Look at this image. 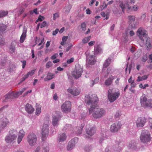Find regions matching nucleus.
<instances>
[{
	"instance_id": "1",
	"label": "nucleus",
	"mask_w": 152,
	"mask_h": 152,
	"mask_svg": "<svg viewBox=\"0 0 152 152\" xmlns=\"http://www.w3.org/2000/svg\"><path fill=\"white\" fill-rule=\"evenodd\" d=\"M85 99L86 103L90 106L89 109V113L92 114L94 118H100L105 115V110L103 108L98 107L97 104L98 99L96 95L93 94L91 96L87 95L85 96Z\"/></svg>"
},
{
	"instance_id": "2",
	"label": "nucleus",
	"mask_w": 152,
	"mask_h": 152,
	"mask_svg": "<svg viewBox=\"0 0 152 152\" xmlns=\"http://www.w3.org/2000/svg\"><path fill=\"white\" fill-rule=\"evenodd\" d=\"M27 89L26 88H23L20 91H15L9 92L5 96V101L9 100H12L14 98H18L21 95L24 91Z\"/></svg>"
},
{
	"instance_id": "3",
	"label": "nucleus",
	"mask_w": 152,
	"mask_h": 152,
	"mask_svg": "<svg viewBox=\"0 0 152 152\" xmlns=\"http://www.w3.org/2000/svg\"><path fill=\"white\" fill-rule=\"evenodd\" d=\"M140 103L141 106L144 107H152V100L151 99H148L147 96L145 94H142L140 98Z\"/></svg>"
},
{
	"instance_id": "4",
	"label": "nucleus",
	"mask_w": 152,
	"mask_h": 152,
	"mask_svg": "<svg viewBox=\"0 0 152 152\" xmlns=\"http://www.w3.org/2000/svg\"><path fill=\"white\" fill-rule=\"evenodd\" d=\"M18 132L15 129H11L10 134L5 137V141L7 143L11 144L14 142L17 137Z\"/></svg>"
},
{
	"instance_id": "5",
	"label": "nucleus",
	"mask_w": 152,
	"mask_h": 152,
	"mask_svg": "<svg viewBox=\"0 0 152 152\" xmlns=\"http://www.w3.org/2000/svg\"><path fill=\"white\" fill-rule=\"evenodd\" d=\"M119 96L120 93L118 91L113 92L111 89H109L108 91V98L110 102L115 101L118 98Z\"/></svg>"
},
{
	"instance_id": "6",
	"label": "nucleus",
	"mask_w": 152,
	"mask_h": 152,
	"mask_svg": "<svg viewBox=\"0 0 152 152\" xmlns=\"http://www.w3.org/2000/svg\"><path fill=\"white\" fill-rule=\"evenodd\" d=\"M135 0H130L129 2H127L125 4H124L122 3H120L119 6L122 9V11L123 12H124V10L126 8H128L129 10L131 9L132 8L134 9V10L136 11L137 10L138 7H136L135 8V6L132 7L130 6L131 4H133L134 3Z\"/></svg>"
},
{
	"instance_id": "7",
	"label": "nucleus",
	"mask_w": 152,
	"mask_h": 152,
	"mask_svg": "<svg viewBox=\"0 0 152 152\" xmlns=\"http://www.w3.org/2000/svg\"><path fill=\"white\" fill-rule=\"evenodd\" d=\"M37 137L35 134L33 133L28 134L27 137V141L29 145L32 146L35 145L37 142Z\"/></svg>"
},
{
	"instance_id": "8",
	"label": "nucleus",
	"mask_w": 152,
	"mask_h": 152,
	"mask_svg": "<svg viewBox=\"0 0 152 152\" xmlns=\"http://www.w3.org/2000/svg\"><path fill=\"white\" fill-rule=\"evenodd\" d=\"M121 123L120 121L112 124L110 128V130L113 133H116L119 130L121 127Z\"/></svg>"
},
{
	"instance_id": "9",
	"label": "nucleus",
	"mask_w": 152,
	"mask_h": 152,
	"mask_svg": "<svg viewBox=\"0 0 152 152\" xmlns=\"http://www.w3.org/2000/svg\"><path fill=\"white\" fill-rule=\"evenodd\" d=\"M150 136V134L147 131H142L140 136L141 141L144 143H147L151 140Z\"/></svg>"
},
{
	"instance_id": "10",
	"label": "nucleus",
	"mask_w": 152,
	"mask_h": 152,
	"mask_svg": "<svg viewBox=\"0 0 152 152\" xmlns=\"http://www.w3.org/2000/svg\"><path fill=\"white\" fill-rule=\"evenodd\" d=\"M71 103L69 101H66L62 104L61 106V109L62 112L68 113L71 111Z\"/></svg>"
},
{
	"instance_id": "11",
	"label": "nucleus",
	"mask_w": 152,
	"mask_h": 152,
	"mask_svg": "<svg viewBox=\"0 0 152 152\" xmlns=\"http://www.w3.org/2000/svg\"><path fill=\"white\" fill-rule=\"evenodd\" d=\"M137 34L142 41H144L145 39L147 38V34L146 33V31L142 28L141 27L138 29L137 31Z\"/></svg>"
},
{
	"instance_id": "12",
	"label": "nucleus",
	"mask_w": 152,
	"mask_h": 152,
	"mask_svg": "<svg viewBox=\"0 0 152 152\" xmlns=\"http://www.w3.org/2000/svg\"><path fill=\"white\" fill-rule=\"evenodd\" d=\"M48 126L47 124H43L42 128V140L44 141L45 138L48 135Z\"/></svg>"
},
{
	"instance_id": "13",
	"label": "nucleus",
	"mask_w": 152,
	"mask_h": 152,
	"mask_svg": "<svg viewBox=\"0 0 152 152\" xmlns=\"http://www.w3.org/2000/svg\"><path fill=\"white\" fill-rule=\"evenodd\" d=\"M96 62L95 55H86V64L88 65H93Z\"/></svg>"
},
{
	"instance_id": "14",
	"label": "nucleus",
	"mask_w": 152,
	"mask_h": 152,
	"mask_svg": "<svg viewBox=\"0 0 152 152\" xmlns=\"http://www.w3.org/2000/svg\"><path fill=\"white\" fill-rule=\"evenodd\" d=\"M146 122V119L144 117H140L137 118L135 123L137 127H142Z\"/></svg>"
},
{
	"instance_id": "15",
	"label": "nucleus",
	"mask_w": 152,
	"mask_h": 152,
	"mask_svg": "<svg viewBox=\"0 0 152 152\" xmlns=\"http://www.w3.org/2000/svg\"><path fill=\"white\" fill-rule=\"evenodd\" d=\"M78 138L77 137L74 138L71 140L69 142L67 146V150L68 151H70L72 149L73 147L75 146V143L77 142Z\"/></svg>"
},
{
	"instance_id": "16",
	"label": "nucleus",
	"mask_w": 152,
	"mask_h": 152,
	"mask_svg": "<svg viewBox=\"0 0 152 152\" xmlns=\"http://www.w3.org/2000/svg\"><path fill=\"white\" fill-rule=\"evenodd\" d=\"M86 133L90 136L94 134L96 132L95 128L94 127L90 126L89 124L86 125Z\"/></svg>"
},
{
	"instance_id": "17",
	"label": "nucleus",
	"mask_w": 152,
	"mask_h": 152,
	"mask_svg": "<svg viewBox=\"0 0 152 152\" xmlns=\"http://www.w3.org/2000/svg\"><path fill=\"white\" fill-rule=\"evenodd\" d=\"M9 123V120L5 117H3L0 119V128L4 129Z\"/></svg>"
},
{
	"instance_id": "18",
	"label": "nucleus",
	"mask_w": 152,
	"mask_h": 152,
	"mask_svg": "<svg viewBox=\"0 0 152 152\" xmlns=\"http://www.w3.org/2000/svg\"><path fill=\"white\" fill-rule=\"evenodd\" d=\"M25 109L26 112L28 114H31L33 113L34 111V109L31 105L28 103H27L25 106Z\"/></svg>"
},
{
	"instance_id": "19",
	"label": "nucleus",
	"mask_w": 152,
	"mask_h": 152,
	"mask_svg": "<svg viewBox=\"0 0 152 152\" xmlns=\"http://www.w3.org/2000/svg\"><path fill=\"white\" fill-rule=\"evenodd\" d=\"M67 91L68 92L74 96H77L80 93V90L77 89H72L69 88L67 89Z\"/></svg>"
},
{
	"instance_id": "20",
	"label": "nucleus",
	"mask_w": 152,
	"mask_h": 152,
	"mask_svg": "<svg viewBox=\"0 0 152 152\" xmlns=\"http://www.w3.org/2000/svg\"><path fill=\"white\" fill-rule=\"evenodd\" d=\"M25 134V132L23 131V130L21 129L20 130L19 135H18V136L17 139L18 144H19L20 142L21 141V140H22V139L23 138Z\"/></svg>"
},
{
	"instance_id": "21",
	"label": "nucleus",
	"mask_w": 152,
	"mask_h": 152,
	"mask_svg": "<svg viewBox=\"0 0 152 152\" xmlns=\"http://www.w3.org/2000/svg\"><path fill=\"white\" fill-rule=\"evenodd\" d=\"M144 40L146 41L145 45L147 49L148 50H150L152 48V45H151L150 43L151 39L150 38L147 37Z\"/></svg>"
},
{
	"instance_id": "22",
	"label": "nucleus",
	"mask_w": 152,
	"mask_h": 152,
	"mask_svg": "<svg viewBox=\"0 0 152 152\" xmlns=\"http://www.w3.org/2000/svg\"><path fill=\"white\" fill-rule=\"evenodd\" d=\"M83 72V69L82 68H77L76 71H74L72 73V76H81Z\"/></svg>"
},
{
	"instance_id": "23",
	"label": "nucleus",
	"mask_w": 152,
	"mask_h": 152,
	"mask_svg": "<svg viewBox=\"0 0 152 152\" xmlns=\"http://www.w3.org/2000/svg\"><path fill=\"white\" fill-rule=\"evenodd\" d=\"M111 62V59L109 58L105 60L104 62L103 69L102 71L103 72L104 70H105V69L110 64Z\"/></svg>"
},
{
	"instance_id": "24",
	"label": "nucleus",
	"mask_w": 152,
	"mask_h": 152,
	"mask_svg": "<svg viewBox=\"0 0 152 152\" xmlns=\"http://www.w3.org/2000/svg\"><path fill=\"white\" fill-rule=\"evenodd\" d=\"M26 29L25 28H24L23 30V33L22 35H21L20 39V42L21 43H23L24 42V40L25 39L26 37Z\"/></svg>"
},
{
	"instance_id": "25",
	"label": "nucleus",
	"mask_w": 152,
	"mask_h": 152,
	"mask_svg": "<svg viewBox=\"0 0 152 152\" xmlns=\"http://www.w3.org/2000/svg\"><path fill=\"white\" fill-rule=\"evenodd\" d=\"M60 119L61 116L59 115L53 117L52 121L53 125L54 126H56L57 124L58 121L60 120Z\"/></svg>"
},
{
	"instance_id": "26",
	"label": "nucleus",
	"mask_w": 152,
	"mask_h": 152,
	"mask_svg": "<svg viewBox=\"0 0 152 152\" xmlns=\"http://www.w3.org/2000/svg\"><path fill=\"white\" fill-rule=\"evenodd\" d=\"M102 51V49L99 45H97L94 47V54H98L100 53Z\"/></svg>"
},
{
	"instance_id": "27",
	"label": "nucleus",
	"mask_w": 152,
	"mask_h": 152,
	"mask_svg": "<svg viewBox=\"0 0 152 152\" xmlns=\"http://www.w3.org/2000/svg\"><path fill=\"white\" fill-rule=\"evenodd\" d=\"M66 135L65 133H63L58 136V141L59 142H63L66 140Z\"/></svg>"
},
{
	"instance_id": "28",
	"label": "nucleus",
	"mask_w": 152,
	"mask_h": 152,
	"mask_svg": "<svg viewBox=\"0 0 152 152\" xmlns=\"http://www.w3.org/2000/svg\"><path fill=\"white\" fill-rule=\"evenodd\" d=\"M7 26L3 24H0V34L1 35L3 32L4 31L7 29Z\"/></svg>"
},
{
	"instance_id": "29",
	"label": "nucleus",
	"mask_w": 152,
	"mask_h": 152,
	"mask_svg": "<svg viewBox=\"0 0 152 152\" xmlns=\"http://www.w3.org/2000/svg\"><path fill=\"white\" fill-rule=\"evenodd\" d=\"M112 81L113 78L110 77L105 80L104 83H105V85L106 86H109L112 83Z\"/></svg>"
},
{
	"instance_id": "30",
	"label": "nucleus",
	"mask_w": 152,
	"mask_h": 152,
	"mask_svg": "<svg viewBox=\"0 0 152 152\" xmlns=\"http://www.w3.org/2000/svg\"><path fill=\"white\" fill-rule=\"evenodd\" d=\"M128 147L132 149H135L136 148V145L135 142L134 141L131 142L129 143Z\"/></svg>"
},
{
	"instance_id": "31",
	"label": "nucleus",
	"mask_w": 152,
	"mask_h": 152,
	"mask_svg": "<svg viewBox=\"0 0 152 152\" xmlns=\"http://www.w3.org/2000/svg\"><path fill=\"white\" fill-rule=\"evenodd\" d=\"M16 66L15 65L12 64L10 66L9 69H8L9 72L10 73L15 70Z\"/></svg>"
},
{
	"instance_id": "32",
	"label": "nucleus",
	"mask_w": 152,
	"mask_h": 152,
	"mask_svg": "<svg viewBox=\"0 0 152 152\" xmlns=\"http://www.w3.org/2000/svg\"><path fill=\"white\" fill-rule=\"evenodd\" d=\"M7 11H2L0 12V18L4 17L8 14Z\"/></svg>"
},
{
	"instance_id": "33",
	"label": "nucleus",
	"mask_w": 152,
	"mask_h": 152,
	"mask_svg": "<svg viewBox=\"0 0 152 152\" xmlns=\"http://www.w3.org/2000/svg\"><path fill=\"white\" fill-rule=\"evenodd\" d=\"M91 36H89L88 37H86L82 40V42L84 43H87L91 39Z\"/></svg>"
},
{
	"instance_id": "34",
	"label": "nucleus",
	"mask_w": 152,
	"mask_h": 152,
	"mask_svg": "<svg viewBox=\"0 0 152 152\" xmlns=\"http://www.w3.org/2000/svg\"><path fill=\"white\" fill-rule=\"evenodd\" d=\"M9 52L11 54H13L15 52V48L14 46L12 45L10 46Z\"/></svg>"
},
{
	"instance_id": "35",
	"label": "nucleus",
	"mask_w": 152,
	"mask_h": 152,
	"mask_svg": "<svg viewBox=\"0 0 152 152\" xmlns=\"http://www.w3.org/2000/svg\"><path fill=\"white\" fill-rule=\"evenodd\" d=\"M129 22H133L135 20V17L132 15H130L128 16Z\"/></svg>"
},
{
	"instance_id": "36",
	"label": "nucleus",
	"mask_w": 152,
	"mask_h": 152,
	"mask_svg": "<svg viewBox=\"0 0 152 152\" xmlns=\"http://www.w3.org/2000/svg\"><path fill=\"white\" fill-rule=\"evenodd\" d=\"M41 113V107H37L36 110V115H38Z\"/></svg>"
},
{
	"instance_id": "37",
	"label": "nucleus",
	"mask_w": 152,
	"mask_h": 152,
	"mask_svg": "<svg viewBox=\"0 0 152 152\" xmlns=\"http://www.w3.org/2000/svg\"><path fill=\"white\" fill-rule=\"evenodd\" d=\"M72 6L71 5H69L67 6L66 7V10H65V12L67 13H68L69 12Z\"/></svg>"
},
{
	"instance_id": "38",
	"label": "nucleus",
	"mask_w": 152,
	"mask_h": 152,
	"mask_svg": "<svg viewBox=\"0 0 152 152\" xmlns=\"http://www.w3.org/2000/svg\"><path fill=\"white\" fill-rule=\"evenodd\" d=\"M147 77H138L137 81L138 82L142 81V80H145L147 79Z\"/></svg>"
},
{
	"instance_id": "39",
	"label": "nucleus",
	"mask_w": 152,
	"mask_h": 152,
	"mask_svg": "<svg viewBox=\"0 0 152 152\" xmlns=\"http://www.w3.org/2000/svg\"><path fill=\"white\" fill-rule=\"evenodd\" d=\"M53 65L52 62L50 61H48L46 64V67L47 68H49L51 66Z\"/></svg>"
},
{
	"instance_id": "40",
	"label": "nucleus",
	"mask_w": 152,
	"mask_h": 152,
	"mask_svg": "<svg viewBox=\"0 0 152 152\" xmlns=\"http://www.w3.org/2000/svg\"><path fill=\"white\" fill-rule=\"evenodd\" d=\"M34 70H32L31 71L29 72L25 76H31L34 74L35 72Z\"/></svg>"
},
{
	"instance_id": "41",
	"label": "nucleus",
	"mask_w": 152,
	"mask_h": 152,
	"mask_svg": "<svg viewBox=\"0 0 152 152\" xmlns=\"http://www.w3.org/2000/svg\"><path fill=\"white\" fill-rule=\"evenodd\" d=\"M5 43L4 39L3 38L0 37V45L3 46Z\"/></svg>"
},
{
	"instance_id": "42",
	"label": "nucleus",
	"mask_w": 152,
	"mask_h": 152,
	"mask_svg": "<svg viewBox=\"0 0 152 152\" xmlns=\"http://www.w3.org/2000/svg\"><path fill=\"white\" fill-rule=\"evenodd\" d=\"M98 80H99V78L98 77H96L94 80L92 81V83L91 86H92L94 83L97 82L98 81Z\"/></svg>"
},
{
	"instance_id": "43",
	"label": "nucleus",
	"mask_w": 152,
	"mask_h": 152,
	"mask_svg": "<svg viewBox=\"0 0 152 152\" xmlns=\"http://www.w3.org/2000/svg\"><path fill=\"white\" fill-rule=\"evenodd\" d=\"M147 55L146 54H145L143 55L141 59V61L143 62L145 61L147 59Z\"/></svg>"
},
{
	"instance_id": "44",
	"label": "nucleus",
	"mask_w": 152,
	"mask_h": 152,
	"mask_svg": "<svg viewBox=\"0 0 152 152\" xmlns=\"http://www.w3.org/2000/svg\"><path fill=\"white\" fill-rule=\"evenodd\" d=\"M81 28L82 29V30L83 31H85L86 28V25L85 23L83 22V23L81 25Z\"/></svg>"
},
{
	"instance_id": "45",
	"label": "nucleus",
	"mask_w": 152,
	"mask_h": 152,
	"mask_svg": "<svg viewBox=\"0 0 152 152\" xmlns=\"http://www.w3.org/2000/svg\"><path fill=\"white\" fill-rule=\"evenodd\" d=\"M42 152H49V148L48 147H43L42 149Z\"/></svg>"
},
{
	"instance_id": "46",
	"label": "nucleus",
	"mask_w": 152,
	"mask_h": 152,
	"mask_svg": "<svg viewBox=\"0 0 152 152\" xmlns=\"http://www.w3.org/2000/svg\"><path fill=\"white\" fill-rule=\"evenodd\" d=\"M121 115V113L118 111L115 114V118H117L120 117Z\"/></svg>"
},
{
	"instance_id": "47",
	"label": "nucleus",
	"mask_w": 152,
	"mask_h": 152,
	"mask_svg": "<svg viewBox=\"0 0 152 152\" xmlns=\"http://www.w3.org/2000/svg\"><path fill=\"white\" fill-rule=\"evenodd\" d=\"M111 70V68L110 67H108L107 71H106V72H105V76H107L109 75V73L110 72Z\"/></svg>"
},
{
	"instance_id": "48",
	"label": "nucleus",
	"mask_w": 152,
	"mask_h": 152,
	"mask_svg": "<svg viewBox=\"0 0 152 152\" xmlns=\"http://www.w3.org/2000/svg\"><path fill=\"white\" fill-rule=\"evenodd\" d=\"M82 128H83V127L82 126L80 127H78V128H77L78 131H77L76 133L77 134H80L81 133V132L82 131Z\"/></svg>"
},
{
	"instance_id": "49",
	"label": "nucleus",
	"mask_w": 152,
	"mask_h": 152,
	"mask_svg": "<svg viewBox=\"0 0 152 152\" xmlns=\"http://www.w3.org/2000/svg\"><path fill=\"white\" fill-rule=\"evenodd\" d=\"M47 25V23L46 21H44L42 23L40 26V28H42L43 27H45Z\"/></svg>"
},
{
	"instance_id": "50",
	"label": "nucleus",
	"mask_w": 152,
	"mask_h": 152,
	"mask_svg": "<svg viewBox=\"0 0 152 152\" xmlns=\"http://www.w3.org/2000/svg\"><path fill=\"white\" fill-rule=\"evenodd\" d=\"M58 56V53H55L51 57V59L53 60H54Z\"/></svg>"
},
{
	"instance_id": "51",
	"label": "nucleus",
	"mask_w": 152,
	"mask_h": 152,
	"mask_svg": "<svg viewBox=\"0 0 152 152\" xmlns=\"http://www.w3.org/2000/svg\"><path fill=\"white\" fill-rule=\"evenodd\" d=\"M41 150H40V147L38 146L34 150L33 152H40Z\"/></svg>"
},
{
	"instance_id": "52",
	"label": "nucleus",
	"mask_w": 152,
	"mask_h": 152,
	"mask_svg": "<svg viewBox=\"0 0 152 152\" xmlns=\"http://www.w3.org/2000/svg\"><path fill=\"white\" fill-rule=\"evenodd\" d=\"M28 77H22V79L21 80H20V82L19 83H18V84L19 85L22 82H23V81H24Z\"/></svg>"
},
{
	"instance_id": "53",
	"label": "nucleus",
	"mask_w": 152,
	"mask_h": 152,
	"mask_svg": "<svg viewBox=\"0 0 152 152\" xmlns=\"http://www.w3.org/2000/svg\"><path fill=\"white\" fill-rule=\"evenodd\" d=\"M110 13V10H107V11L106 12V13L105 14L106 15V17L105 18L106 20H107L109 18V15Z\"/></svg>"
},
{
	"instance_id": "54",
	"label": "nucleus",
	"mask_w": 152,
	"mask_h": 152,
	"mask_svg": "<svg viewBox=\"0 0 152 152\" xmlns=\"http://www.w3.org/2000/svg\"><path fill=\"white\" fill-rule=\"evenodd\" d=\"M53 78V77H46V78L44 79V81H47L52 79Z\"/></svg>"
},
{
	"instance_id": "55",
	"label": "nucleus",
	"mask_w": 152,
	"mask_h": 152,
	"mask_svg": "<svg viewBox=\"0 0 152 152\" xmlns=\"http://www.w3.org/2000/svg\"><path fill=\"white\" fill-rule=\"evenodd\" d=\"M91 148L90 146H86L84 148V150H85L86 151L88 152L89 151H90V148Z\"/></svg>"
},
{
	"instance_id": "56",
	"label": "nucleus",
	"mask_w": 152,
	"mask_h": 152,
	"mask_svg": "<svg viewBox=\"0 0 152 152\" xmlns=\"http://www.w3.org/2000/svg\"><path fill=\"white\" fill-rule=\"evenodd\" d=\"M74 59L73 58H72L70 59H68L67 61L68 64H70L74 61Z\"/></svg>"
},
{
	"instance_id": "57",
	"label": "nucleus",
	"mask_w": 152,
	"mask_h": 152,
	"mask_svg": "<svg viewBox=\"0 0 152 152\" xmlns=\"http://www.w3.org/2000/svg\"><path fill=\"white\" fill-rule=\"evenodd\" d=\"M45 19V17L43 16H42L41 15H39V17L38 18V20L40 21H42L43 20Z\"/></svg>"
},
{
	"instance_id": "58",
	"label": "nucleus",
	"mask_w": 152,
	"mask_h": 152,
	"mask_svg": "<svg viewBox=\"0 0 152 152\" xmlns=\"http://www.w3.org/2000/svg\"><path fill=\"white\" fill-rule=\"evenodd\" d=\"M59 31V29L58 28H56L55 31H53V35H55Z\"/></svg>"
},
{
	"instance_id": "59",
	"label": "nucleus",
	"mask_w": 152,
	"mask_h": 152,
	"mask_svg": "<svg viewBox=\"0 0 152 152\" xmlns=\"http://www.w3.org/2000/svg\"><path fill=\"white\" fill-rule=\"evenodd\" d=\"M59 17V15L57 13H55V14H53V20H55L58 17Z\"/></svg>"
},
{
	"instance_id": "60",
	"label": "nucleus",
	"mask_w": 152,
	"mask_h": 152,
	"mask_svg": "<svg viewBox=\"0 0 152 152\" xmlns=\"http://www.w3.org/2000/svg\"><path fill=\"white\" fill-rule=\"evenodd\" d=\"M21 61L23 64L22 68H24L26 65V61L25 60L22 61Z\"/></svg>"
},
{
	"instance_id": "61",
	"label": "nucleus",
	"mask_w": 152,
	"mask_h": 152,
	"mask_svg": "<svg viewBox=\"0 0 152 152\" xmlns=\"http://www.w3.org/2000/svg\"><path fill=\"white\" fill-rule=\"evenodd\" d=\"M129 25L131 26V27L133 28L135 27V24L134 22H129Z\"/></svg>"
},
{
	"instance_id": "62",
	"label": "nucleus",
	"mask_w": 152,
	"mask_h": 152,
	"mask_svg": "<svg viewBox=\"0 0 152 152\" xmlns=\"http://www.w3.org/2000/svg\"><path fill=\"white\" fill-rule=\"evenodd\" d=\"M68 38V37L67 36H64L62 38V40L63 42H65Z\"/></svg>"
},
{
	"instance_id": "63",
	"label": "nucleus",
	"mask_w": 152,
	"mask_h": 152,
	"mask_svg": "<svg viewBox=\"0 0 152 152\" xmlns=\"http://www.w3.org/2000/svg\"><path fill=\"white\" fill-rule=\"evenodd\" d=\"M95 41H91L88 43V44L89 46H93L94 44L95 43Z\"/></svg>"
},
{
	"instance_id": "64",
	"label": "nucleus",
	"mask_w": 152,
	"mask_h": 152,
	"mask_svg": "<svg viewBox=\"0 0 152 152\" xmlns=\"http://www.w3.org/2000/svg\"><path fill=\"white\" fill-rule=\"evenodd\" d=\"M149 126L152 129V118H150L149 119Z\"/></svg>"
}]
</instances>
